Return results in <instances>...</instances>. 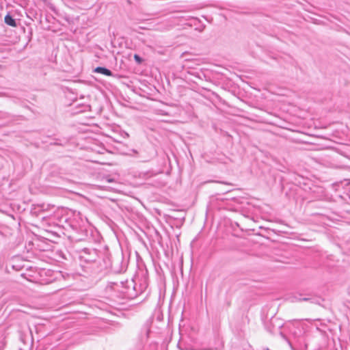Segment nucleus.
Returning <instances> with one entry per match:
<instances>
[{
    "label": "nucleus",
    "instance_id": "obj_3",
    "mask_svg": "<svg viewBox=\"0 0 350 350\" xmlns=\"http://www.w3.org/2000/svg\"><path fill=\"white\" fill-rule=\"evenodd\" d=\"M132 282H111L106 290L108 293H116V296L122 298L133 299L136 297V293L133 288H131Z\"/></svg>",
    "mask_w": 350,
    "mask_h": 350
},
{
    "label": "nucleus",
    "instance_id": "obj_4",
    "mask_svg": "<svg viewBox=\"0 0 350 350\" xmlns=\"http://www.w3.org/2000/svg\"><path fill=\"white\" fill-rule=\"evenodd\" d=\"M136 280L139 282V285L135 280H131L133 284L131 286V288L135 290L136 293V297L142 294L148 286V273L146 269H142L137 273L136 275Z\"/></svg>",
    "mask_w": 350,
    "mask_h": 350
},
{
    "label": "nucleus",
    "instance_id": "obj_5",
    "mask_svg": "<svg viewBox=\"0 0 350 350\" xmlns=\"http://www.w3.org/2000/svg\"><path fill=\"white\" fill-rule=\"evenodd\" d=\"M69 219L70 231L86 235L85 221L83 219L79 213L72 211V216L69 217Z\"/></svg>",
    "mask_w": 350,
    "mask_h": 350
},
{
    "label": "nucleus",
    "instance_id": "obj_10",
    "mask_svg": "<svg viewBox=\"0 0 350 350\" xmlns=\"http://www.w3.org/2000/svg\"><path fill=\"white\" fill-rule=\"evenodd\" d=\"M133 57L136 63L138 64H142V62L144 61L143 59L137 54H135Z\"/></svg>",
    "mask_w": 350,
    "mask_h": 350
},
{
    "label": "nucleus",
    "instance_id": "obj_11",
    "mask_svg": "<svg viewBox=\"0 0 350 350\" xmlns=\"http://www.w3.org/2000/svg\"><path fill=\"white\" fill-rule=\"evenodd\" d=\"M106 180L108 183H111V182L113 181V180L112 178H106Z\"/></svg>",
    "mask_w": 350,
    "mask_h": 350
},
{
    "label": "nucleus",
    "instance_id": "obj_6",
    "mask_svg": "<svg viewBox=\"0 0 350 350\" xmlns=\"http://www.w3.org/2000/svg\"><path fill=\"white\" fill-rule=\"evenodd\" d=\"M49 205L42 204H36L33 205L30 210V213L32 216L40 219V226L46 229L47 224L46 222H43L42 217L43 216L51 217L52 214H49Z\"/></svg>",
    "mask_w": 350,
    "mask_h": 350
},
{
    "label": "nucleus",
    "instance_id": "obj_9",
    "mask_svg": "<svg viewBox=\"0 0 350 350\" xmlns=\"http://www.w3.org/2000/svg\"><path fill=\"white\" fill-rule=\"evenodd\" d=\"M93 72L100 73L108 77L113 76V72L109 69L105 67L98 66L93 70Z\"/></svg>",
    "mask_w": 350,
    "mask_h": 350
},
{
    "label": "nucleus",
    "instance_id": "obj_7",
    "mask_svg": "<svg viewBox=\"0 0 350 350\" xmlns=\"http://www.w3.org/2000/svg\"><path fill=\"white\" fill-rule=\"evenodd\" d=\"M299 301H310L312 304L320 305L323 301L321 297H305L298 298Z\"/></svg>",
    "mask_w": 350,
    "mask_h": 350
},
{
    "label": "nucleus",
    "instance_id": "obj_1",
    "mask_svg": "<svg viewBox=\"0 0 350 350\" xmlns=\"http://www.w3.org/2000/svg\"><path fill=\"white\" fill-rule=\"evenodd\" d=\"M77 252L81 265L87 273H96L108 267L116 272L122 270L118 267L120 259H113L107 265L105 260V254L95 248L85 247Z\"/></svg>",
    "mask_w": 350,
    "mask_h": 350
},
{
    "label": "nucleus",
    "instance_id": "obj_8",
    "mask_svg": "<svg viewBox=\"0 0 350 350\" xmlns=\"http://www.w3.org/2000/svg\"><path fill=\"white\" fill-rule=\"evenodd\" d=\"M5 23L10 27H16L18 26V23L15 18L10 14H7L4 18Z\"/></svg>",
    "mask_w": 350,
    "mask_h": 350
},
{
    "label": "nucleus",
    "instance_id": "obj_2",
    "mask_svg": "<svg viewBox=\"0 0 350 350\" xmlns=\"http://www.w3.org/2000/svg\"><path fill=\"white\" fill-rule=\"evenodd\" d=\"M72 216V211L59 209L54 211L51 217L43 216V222H46V231L52 232L53 228H57L64 230L63 233L70 232L69 217Z\"/></svg>",
    "mask_w": 350,
    "mask_h": 350
}]
</instances>
